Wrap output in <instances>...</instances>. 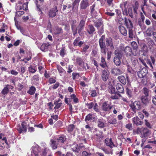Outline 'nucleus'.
<instances>
[{
	"instance_id": "nucleus-17",
	"label": "nucleus",
	"mask_w": 156,
	"mask_h": 156,
	"mask_svg": "<svg viewBox=\"0 0 156 156\" xmlns=\"http://www.w3.org/2000/svg\"><path fill=\"white\" fill-rule=\"evenodd\" d=\"M132 121L133 123L137 126L142 125L144 123L143 120L139 118L137 116L133 118Z\"/></svg>"
},
{
	"instance_id": "nucleus-3",
	"label": "nucleus",
	"mask_w": 156,
	"mask_h": 156,
	"mask_svg": "<svg viewBox=\"0 0 156 156\" xmlns=\"http://www.w3.org/2000/svg\"><path fill=\"white\" fill-rule=\"evenodd\" d=\"M136 132L140 135L141 137L147 139L150 134V131L147 128L142 127L137 128Z\"/></svg>"
},
{
	"instance_id": "nucleus-27",
	"label": "nucleus",
	"mask_w": 156,
	"mask_h": 156,
	"mask_svg": "<svg viewBox=\"0 0 156 156\" xmlns=\"http://www.w3.org/2000/svg\"><path fill=\"white\" fill-rule=\"evenodd\" d=\"M66 136L63 135H61L58 138H57L56 139V141L59 144H63L66 141Z\"/></svg>"
},
{
	"instance_id": "nucleus-53",
	"label": "nucleus",
	"mask_w": 156,
	"mask_h": 156,
	"mask_svg": "<svg viewBox=\"0 0 156 156\" xmlns=\"http://www.w3.org/2000/svg\"><path fill=\"white\" fill-rule=\"evenodd\" d=\"M74 125L73 124L70 125L67 127V130L69 132H71L74 129Z\"/></svg>"
},
{
	"instance_id": "nucleus-45",
	"label": "nucleus",
	"mask_w": 156,
	"mask_h": 156,
	"mask_svg": "<svg viewBox=\"0 0 156 156\" xmlns=\"http://www.w3.org/2000/svg\"><path fill=\"white\" fill-rule=\"evenodd\" d=\"M95 135L102 139L104 137L103 132L101 131H98V132L95 133Z\"/></svg>"
},
{
	"instance_id": "nucleus-13",
	"label": "nucleus",
	"mask_w": 156,
	"mask_h": 156,
	"mask_svg": "<svg viewBox=\"0 0 156 156\" xmlns=\"http://www.w3.org/2000/svg\"><path fill=\"white\" fill-rule=\"evenodd\" d=\"M120 82L122 83L124 85H125L126 83V81L127 82V84H129L130 83V80L129 78V76H126V78L124 76H120L118 77L117 78Z\"/></svg>"
},
{
	"instance_id": "nucleus-42",
	"label": "nucleus",
	"mask_w": 156,
	"mask_h": 156,
	"mask_svg": "<svg viewBox=\"0 0 156 156\" xmlns=\"http://www.w3.org/2000/svg\"><path fill=\"white\" fill-rule=\"evenodd\" d=\"M108 123L112 125H116L117 123V120L115 118L108 119Z\"/></svg>"
},
{
	"instance_id": "nucleus-58",
	"label": "nucleus",
	"mask_w": 156,
	"mask_h": 156,
	"mask_svg": "<svg viewBox=\"0 0 156 156\" xmlns=\"http://www.w3.org/2000/svg\"><path fill=\"white\" fill-rule=\"evenodd\" d=\"M49 151V149L47 148H45L44 149L43 151L42 152H40V154L41 155V156H46L47 153V151Z\"/></svg>"
},
{
	"instance_id": "nucleus-30",
	"label": "nucleus",
	"mask_w": 156,
	"mask_h": 156,
	"mask_svg": "<svg viewBox=\"0 0 156 156\" xmlns=\"http://www.w3.org/2000/svg\"><path fill=\"white\" fill-rule=\"evenodd\" d=\"M119 30L121 34L124 36H126L127 31L126 28L123 26L120 25L119 27Z\"/></svg>"
},
{
	"instance_id": "nucleus-44",
	"label": "nucleus",
	"mask_w": 156,
	"mask_h": 156,
	"mask_svg": "<svg viewBox=\"0 0 156 156\" xmlns=\"http://www.w3.org/2000/svg\"><path fill=\"white\" fill-rule=\"evenodd\" d=\"M133 9L132 7H129L128 9V16L129 15L131 18H134V15L133 13Z\"/></svg>"
},
{
	"instance_id": "nucleus-6",
	"label": "nucleus",
	"mask_w": 156,
	"mask_h": 156,
	"mask_svg": "<svg viewBox=\"0 0 156 156\" xmlns=\"http://www.w3.org/2000/svg\"><path fill=\"white\" fill-rule=\"evenodd\" d=\"M141 103L140 101H136L129 105V106L132 111L135 113L136 111V110H139L141 108Z\"/></svg>"
},
{
	"instance_id": "nucleus-34",
	"label": "nucleus",
	"mask_w": 156,
	"mask_h": 156,
	"mask_svg": "<svg viewBox=\"0 0 156 156\" xmlns=\"http://www.w3.org/2000/svg\"><path fill=\"white\" fill-rule=\"evenodd\" d=\"M36 90L35 87L31 86L29 87V90L27 91V93L30 95H33L35 93Z\"/></svg>"
},
{
	"instance_id": "nucleus-60",
	"label": "nucleus",
	"mask_w": 156,
	"mask_h": 156,
	"mask_svg": "<svg viewBox=\"0 0 156 156\" xmlns=\"http://www.w3.org/2000/svg\"><path fill=\"white\" fill-rule=\"evenodd\" d=\"M124 49L125 48L124 47L120 46L119 48H117L115 50L118 51H119V52L121 53V55H122L123 53H122V51H124Z\"/></svg>"
},
{
	"instance_id": "nucleus-23",
	"label": "nucleus",
	"mask_w": 156,
	"mask_h": 156,
	"mask_svg": "<svg viewBox=\"0 0 156 156\" xmlns=\"http://www.w3.org/2000/svg\"><path fill=\"white\" fill-rule=\"evenodd\" d=\"M89 5L88 0H82L80 4V9H85Z\"/></svg>"
},
{
	"instance_id": "nucleus-43",
	"label": "nucleus",
	"mask_w": 156,
	"mask_h": 156,
	"mask_svg": "<svg viewBox=\"0 0 156 156\" xmlns=\"http://www.w3.org/2000/svg\"><path fill=\"white\" fill-rule=\"evenodd\" d=\"M144 21H143L141 20H139L138 23L140 27L142 29H146V27L144 23Z\"/></svg>"
},
{
	"instance_id": "nucleus-12",
	"label": "nucleus",
	"mask_w": 156,
	"mask_h": 156,
	"mask_svg": "<svg viewBox=\"0 0 156 156\" xmlns=\"http://www.w3.org/2000/svg\"><path fill=\"white\" fill-rule=\"evenodd\" d=\"M110 75V73L108 69H105L102 70L101 78L102 80L105 82L108 79Z\"/></svg>"
},
{
	"instance_id": "nucleus-1",
	"label": "nucleus",
	"mask_w": 156,
	"mask_h": 156,
	"mask_svg": "<svg viewBox=\"0 0 156 156\" xmlns=\"http://www.w3.org/2000/svg\"><path fill=\"white\" fill-rule=\"evenodd\" d=\"M105 40L106 46L109 47L112 50L114 49V46L112 38L111 37L105 38V36L102 35L100 38L99 41V44L101 53L105 55L108 49L106 47V44L104 41Z\"/></svg>"
},
{
	"instance_id": "nucleus-52",
	"label": "nucleus",
	"mask_w": 156,
	"mask_h": 156,
	"mask_svg": "<svg viewBox=\"0 0 156 156\" xmlns=\"http://www.w3.org/2000/svg\"><path fill=\"white\" fill-rule=\"evenodd\" d=\"M131 46L133 49V51H137V49L138 48L137 43L135 41L132 42Z\"/></svg>"
},
{
	"instance_id": "nucleus-48",
	"label": "nucleus",
	"mask_w": 156,
	"mask_h": 156,
	"mask_svg": "<svg viewBox=\"0 0 156 156\" xmlns=\"http://www.w3.org/2000/svg\"><path fill=\"white\" fill-rule=\"evenodd\" d=\"M132 29V28L128 29L129 37L132 39L133 38L134 36V33Z\"/></svg>"
},
{
	"instance_id": "nucleus-28",
	"label": "nucleus",
	"mask_w": 156,
	"mask_h": 156,
	"mask_svg": "<svg viewBox=\"0 0 156 156\" xmlns=\"http://www.w3.org/2000/svg\"><path fill=\"white\" fill-rule=\"evenodd\" d=\"M136 56L133 55L130 57V60L132 63V65L135 67H137V64L139 63L137 58Z\"/></svg>"
},
{
	"instance_id": "nucleus-25",
	"label": "nucleus",
	"mask_w": 156,
	"mask_h": 156,
	"mask_svg": "<svg viewBox=\"0 0 156 156\" xmlns=\"http://www.w3.org/2000/svg\"><path fill=\"white\" fill-rule=\"evenodd\" d=\"M59 144L57 141L53 139H51L50 141V145L52 149L55 150L57 148L58 145Z\"/></svg>"
},
{
	"instance_id": "nucleus-49",
	"label": "nucleus",
	"mask_w": 156,
	"mask_h": 156,
	"mask_svg": "<svg viewBox=\"0 0 156 156\" xmlns=\"http://www.w3.org/2000/svg\"><path fill=\"white\" fill-rule=\"evenodd\" d=\"M90 48L89 45L84 44L82 49V52L86 53L88 51V49Z\"/></svg>"
},
{
	"instance_id": "nucleus-38",
	"label": "nucleus",
	"mask_w": 156,
	"mask_h": 156,
	"mask_svg": "<svg viewBox=\"0 0 156 156\" xmlns=\"http://www.w3.org/2000/svg\"><path fill=\"white\" fill-rule=\"evenodd\" d=\"M50 44L49 43H44L42 44L41 45L40 49L43 51H45L48 48V47Z\"/></svg>"
},
{
	"instance_id": "nucleus-37",
	"label": "nucleus",
	"mask_w": 156,
	"mask_h": 156,
	"mask_svg": "<svg viewBox=\"0 0 156 156\" xmlns=\"http://www.w3.org/2000/svg\"><path fill=\"white\" fill-rule=\"evenodd\" d=\"M95 5L94 4L91 6L90 7V9L91 10L90 12L91 15L94 16H97V12L95 10Z\"/></svg>"
},
{
	"instance_id": "nucleus-64",
	"label": "nucleus",
	"mask_w": 156,
	"mask_h": 156,
	"mask_svg": "<svg viewBox=\"0 0 156 156\" xmlns=\"http://www.w3.org/2000/svg\"><path fill=\"white\" fill-rule=\"evenodd\" d=\"M143 93L144 94V96H148L149 94V90L148 89L144 87L143 89Z\"/></svg>"
},
{
	"instance_id": "nucleus-5",
	"label": "nucleus",
	"mask_w": 156,
	"mask_h": 156,
	"mask_svg": "<svg viewBox=\"0 0 156 156\" xmlns=\"http://www.w3.org/2000/svg\"><path fill=\"white\" fill-rule=\"evenodd\" d=\"M124 52L126 56L127 57H130L133 55L136 56L138 54L137 51L132 50V49L129 46H127L125 48Z\"/></svg>"
},
{
	"instance_id": "nucleus-36",
	"label": "nucleus",
	"mask_w": 156,
	"mask_h": 156,
	"mask_svg": "<svg viewBox=\"0 0 156 156\" xmlns=\"http://www.w3.org/2000/svg\"><path fill=\"white\" fill-rule=\"evenodd\" d=\"M101 63L100 64V66L102 68H104L106 67H108L107 64L106 63L105 58L103 57H101Z\"/></svg>"
},
{
	"instance_id": "nucleus-2",
	"label": "nucleus",
	"mask_w": 156,
	"mask_h": 156,
	"mask_svg": "<svg viewBox=\"0 0 156 156\" xmlns=\"http://www.w3.org/2000/svg\"><path fill=\"white\" fill-rule=\"evenodd\" d=\"M115 87L117 91L116 92L115 95H112L110 97L112 99H118L119 97H122V96L120 94H123L124 92V88L121 84L116 83Z\"/></svg>"
},
{
	"instance_id": "nucleus-41",
	"label": "nucleus",
	"mask_w": 156,
	"mask_h": 156,
	"mask_svg": "<svg viewBox=\"0 0 156 156\" xmlns=\"http://www.w3.org/2000/svg\"><path fill=\"white\" fill-rule=\"evenodd\" d=\"M93 22L95 27L97 28L99 27L102 24L101 21L99 19L97 20H93Z\"/></svg>"
},
{
	"instance_id": "nucleus-7",
	"label": "nucleus",
	"mask_w": 156,
	"mask_h": 156,
	"mask_svg": "<svg viewBox=\"0 0 156 156\" xmlns=\"http://www.w3.org/2000/svg\"><path fill=\"white\" fill-rule=\"evenodd\" d=\"M112 107V105L109 104L108 101H105L102 104L101 107V110L105 113H107L108 112H110Z\"/></svg>"
},
{
	"instance_id": "nucleus-56",
	"label": "nucleus",
	"mask_w": 156,
	"mask_h": 156,
	"mask_svg": "<svg viewBox=\"0 0 156 156\" xmlns=\"http://www.w3.org/2000/svg\"><path fill=\"white\" fill-rule=\"evenodd\" d=\"M4 135L2 133H0V139L4 141L5 143L7 145L8 144V142L7 140V139L6 137H4L2 138V136H4Z\"/></svg>"
},
{
	"instance_id": "nucleus-62",
	"label": "nucleus",
	"mask_w": 156,
	"mask_h": 156,
	"mask_svg": "<svg viewBox=\"0 0 156 156\" xmlns=\"http://www.w3.org/2000/svg\"><path fill=\"white\" fill-rule=\"evenodd\" d=\"M28 69L30 73H35L36 71V70L33 68V66L31 65L28 68Z\"/></svg>"
},
{
	"instance_id": "nucleus-19",
	"label": "nucleus",
	"mask_w": 156,
	"mask_h": 156,
	"mask_svg": "<svg viewBox=\"0 0 156 156\" xmlns=\"http://www.w3.org/2000/svg\"><path fill=\"white\" fill-rule=\"evenodd\" d=\"M81 40V37H76L74 40L73 42L74 46H78L81 47L84 43V41H80Z\"/></svg>"
},
{
	"instance_id": "nucleus-40",
	"label": "nucleus",
	"mask_w": 156,
	"mask_h": 156,
	"mask_svg": "<svg viewBox=\"0 0 156 156\" xmlns=\"http://www.w3.org/2000/svg\"><path fill=\"white\" fill-rule=\"evenodd\" d=\"M64 101L66 104L69 105V111L70 113L72 114L73 108L72 104H71V103L69 102V101H68V98H65Z\"/></svg>"
},
{
	"instance_id": "nucleus-46",
	"label": "nucleus",
	"mask_w": 156,
	"mask_h": 156,
	"mask_svg": "<svg viewBox=\"0 0 156 156\" xmlns=\"http://www.w3.org/2000/svg\"><path fill=\"white\" fill-rule=\"evenodd\" d=\"M146 32L147 35L149 36H151L154 33L152 28L151 27L148 28Z\"/></svg>"
},
{
	"instance_id": "nucleus-8",
	"label": "nucleus",
	"mask_w": 156,
	"mask_h": 156,
	"mask_svg": "<svg viewBox=\"0 0 156 156\" xmlns=\"http://www.w3.org/2000/svg\"><path fill=\"white\" fill-rule=\"evenodd\" d=\"M85 24V22L84 20H81L80 23L77 27L78 33L80 36H82L83 35V30Z\"/></svg>"
},
{
	"instance_id": "nucleus-61",
	"label": "nucleus",
	"mask_w": 156,
	"mask_h": 156,
	"mask_svg": "<svg viewBox=\"0 0 156 156\" xmlns=\"http://www.w3.org/2000/svg\"><path fill=\"white\" fill-rule=\"evenodd\" d=\"M122 11V14L124 16H128V10L127 8H121Z\"/></svg>"
},
{
	"instance_id": "nucleus-18",
	"label": "nucleus",
	"mask_w": 156,
	"mask_h": 156,
	"mask_svg": "<svg viewBox=\"0 0 156 156\" xmlns=\"http://www.w3.org/2000/svg\"><path fill=\"white\" fill-rule=\"evenodd\" d=\"M124 24L127 29L133 28V23L129 19L126 17L124 18Z\"/></svg>"
},
{
	"instance_id": "nucleus-26",
	"label": "nucleus",
	"mask_w": 156,
	"mask_h": 156,
	"mask_svg": "<svg viewBox=\"0 0 156 156\" xmlns=\"http://www.w3.org/2000/svg\"><path fill=\"white\" fill-rule=\"evenodd\" d=\"M70 98H68V101L69 100L70 101L73 100V102L75 104L79 103V99L75 94H70Z\"/></svg>"
},
{
	"instance_id": "nucleus-33",
	"label": "nucleus",
	"mask_w": 156,
	"mask_h": 156,
	"mask_svg": "<svg viewBox=\"0 0 156 156\" xmlns=\"http://www.w3.org/2000/svg\"><path fill=\"white\" fill-rule=\"evenodd\" d=\"M111 73L114 75L120 74L121 72L118 68H112L111 70Z\"/></svg>"
},
{
	"instance_id": "nucleus-24",
	"label": "nucleus",
	"mask_w": 156,
	"mask_h": 156,
	"mask_svg": "<svg viewBox=\"0 0 156 156\" xmlns=\"http://www.w3.org/2000/svg\"><path fill=\"white\" fill-rule=\"evenodd\" d=\"M95 30V28L91 24H89L86 28V31L90 35H93Z\"/></svg>"
},
{
	"instance_id": "nucleus-50",
	"label": "nucleus",
	"mask_w": 156,
	"mask_h": 156,
	"mask_svg": "<svg viewBox=\"0 0 156 156\" xmlns=\"http://www.w3.org/2000/svg\"><path fill=\"white\" fill-rule=\"evenodd\" d=\"M93 109L94 110L97 112H100V110L99 109V107L98 106V104L95 102L94 106L93 107Z\"/></svg>"
},
{
	"instance_id": "nucleus-51",
	"label": "nucleus",
	"mask_w": 156,
	"mask_h": 156,
	"mask_svg": "<svg viewBox=\"0 0 156 156\" xmlns=\"http://www.w3.org/2000/svg\"><path fill=\"white\" fill-rule=\"evenodd\" d=\"M56 82V77H50L49 78L48 80V82L50 84L54 83Z\"/></svg>"
},
{
	"instance_id": "nucleus-54",
	"label": "nucleus",
	"mask_w": 156,
	"mask_h": 156,
	"mask_svg": "<svg viewBox=\"0 0 156 156\" xmlns=\"http://www.w3.org/2000/svg\"><path fill=\"white\" fill-rule=\"evenodd\" d=\"M97 96V93L96 90H91L90 96L93 98L96 97Z\"/></svg>"
},
{
	"instance_id": "nucleus-47",
	"label": "nucleus",
	"mask_w": 156,
	"mask_h": 156,
	"mask_svg": "<svg viewBox=\"0 0 156 156\" xmlns=\"http://www.w3.org/2000/svg\"><path fill=\"white\" fill-rule=\"evenodd\" d=\"M56 68L60 74V76H62V73L64 71L63 69L61 66L58 65H56Z\"/></svg>"
},
{
	"instance_id": "nucleus-11",
	"label": "nucleus",
	"mask_w": 156,
	"mask_h": 156,
	"mask_svg": "<svg viewBox=\"0 0 156 156\" xmlns=\"http://www.w3.org/2000/svg\"><path fill=\"white\" fill-rule=\"evenodd\" d=\"M76 21L75 20H72L70 21L71 28L73 36H75L77 33V29L76 27Z\"/></svg>"
},
{
	"instance_id": "nucleus-31",
	"label": "nucleus",
	"mask_w": 156,
	"mask_h": 156,
	"mask_svg": "<svg viewBox=\"0 0 156 156\" xmlns=\"http://www.w3.org/2000/svg\"><path fill=\"white\" fill-rule=\"evenodd\" d=\"M9 87H7L6 85L5 86L2 90L1 93L3 95V97L5 98L6 95L9 93Z\"/></svg>"
},
{
	"instance_id": "nucleus-59",
	"label": "nucleus",
	"mask_w": 156,
	"mask_h": 156,
	"mask_svg": "<svg viewBox=\"0 0 156 156\" xmlns=\"http://www.w3.org/2000/svg\"><path fill=\"white\" fill-rule=\"evenodd\" d=\"M94 103L93 102L90 103H88L86 104V105L89 109L92 108L94 106Z\"/></svg>"
},
{
	"instance_id": "nucleus-15",
	"label": "nucleus",
	"mask_w": 156,
	"mask_h": 156,
	"mask_svg": "<svg viewBox=\"0 0 156 156\" xmlns=\"http://www.w3.org/2000/svg\"><path fill=\"white\" fill-rule=\"evenodd\" d=\"M147 70L146 68H143L140 71L138 72L137 75L140 78H145V77H147Z\"/></svg>"
},
{
	"instance_id": "nucleus-14",
	"label": "nucleus",
	"mask_w": 156,
	"mask_h": 156,
	"mask_svg": "<svg viewBox=\"0 0 156 156\" xmlns=\"http://www.w3.org/2000/svg\"><path fill=\"white\" fill-rule=\"evenodd\" d=\"M96 118V116H95L94 114L89 113L86 116L85 121L87 123H88V122L89 121L94 122L95 121Z\"/></svg>"
},
{
	"instance_id": "nucleus-63",
	"label": "nucleus",
	"mask_w": 156,
	"mask_h": 156,
	"mask_svg": "<svg viewBox=\"0 0 156 156\" xmlns=\"http://www.w3.org/2000/svg\"><path fill=\"white\" fill-rule=\"evenodd\" d=\"M62 103L60 102L58 103V104L54 108V109L55 110L54 112L55 113H56V112L57 111L56 110V109H59L61 106L62 105Z\"/></svg>"
},
{
	"instance_id": "nucleus-35",
	"label": "nucleus",
	"mask_w": 156,
	"mask_h": 156,
	"mask_svg": "<svg viewBox=\"0 0 156 156\" xmlns=\"http://www.w3.org/2000/svg\"><path fill=\"white\" fill-rule=\"evenodd\" d=\"M54 32L55 35H58L62 33V28L56 26L54 29Z\"/></svg>"
},
{
	"instance_id": "nucleus-22",
	"label": "nucleus",
	"mask_w": 156,
	"mask_h": 156,
	"mask_svg": "<svg viewBox=\"0 0 156 156\" xmlns=\"http://www.w3.org/2000/svg\"><path fill=\"white\" fill-rule=\"evenodd\" d=\"M105 120L102 118L98 119L97 121L98 126L100 128H103L105 126Z\"/></svg>"
},
{
	"instance_id": "nucleus-55",
	"label": "nucleus",
	"mask_w": 156,
	"mask_h": 156,
	"mask_svg": "<svg viewBox=\"0 0 156 156\" xmlns=\"http://www.w3.org/2000/svg\"><path fill=\"white\" fill-rule=\"evenodd\" d=\"M76 62L80 66L81 65L82 63L83 62V60L80 57H78L76 58Z\"/></svg>"
},
{
	"instance_id": "nucleus-57",
	"label": "nucleus",
	"mask_w": 156,
	"mask_h": 156,
	"mask_svg": "<svg viewBox=\"0 0 156 156\" xmlns=\"http://www.w3.org/2000/svg\"><path fill=\"white\" fill-rule=\"evenodd\" d=\"M73 79L75 80L76 79H78L80 77V75L79 73H72Z\"/></svg>"
},
{
	"instance_id": "nucleus-9",
	"label": "nucleus",
	"mask_w": 156,
	"mask_h": 156,
	"mask_svg": "<svg viewBox=\"0 0 156 156\" xmlns=\"http://www.w3.org/2000/svg\"><path fill=\"white\" fill-rule=\"evenodd\" d=\"M126 94L129 99L133 96V89L131 86L130 83L127 84L126 89Z\"/></svg>"
},
{
	"instance_id": "nucleus-16",
	"label": "nucleus",
	"mask_w": 156,
	"mask_h": 156,
	"mask_svg": "<svg viewBox=\"0 0 156 156\" xmlns=\"http://www.w3.org/2000/svg\"><path fill=\"white\" fill-rule=\"evenodd\" d=\"M26 122L25 121L22 122L21 125L22 127L20 126L17 129V130L20 133H21L23 132L25 133L27 131Z\"/></svg>"
},
{
	"instance_id": "nucleus-20",
	"label": "nucleus",
	"mask_w": 156,
	"mask_h": 156,
	"mask_svg": "<svg viewBox=\"0 0 156 156\" xmlns=\"http://www.w3.org/2000/svg\"><path fill=\"white\" fill-rule=\"evenodd\" d=\"M57 7L55 6L54 8H51L48 12V15L50 17L52 18L56 16V13L58 12Z\"/></svg>"
},
{
	"instance_id": "nucleus-21",
	"label": "nucleus",
	"mask_w": 156,
	"mask_h": 156,
	"mask_svg": "<svg viewBox=\"0 0 156 156\" xmlns=\"http://www.w3.org/2000/svg\"><path fill=\"white\" fill-rule=\"evenodd\" d=\"M134 3L133 5L132 6L133 9L134 15L136 16L138 14V9L139 7V3L137 1L134 2Z\"/></svg>"
},
{
	"instance_id": "nucleus-32",
	"label": "nucleus",
	"mask_w": 156,
	"mask_h": 156,
	"mask_svg": "<svg viewBox=\"0 0 156 156\" xmlns=\"http://www.w3.org/2000/svg\"><path fill=\"white\" fill-rule=\"evenodd\" d=\"M142 102L144 104H147L149 102L150 99L148 96L143 95L141 98Z\"/></svg>"
},
{
	"instance_id": "nucleus-10",
	"label": "nucleus",
	"mask_w": 156,
	"mask_h": 156,
	"mask_svg": "<svg viewBox=\"0 0 156 156\" xmlns=\"http://www.w3.org/2000/svg\"><path fill=\"white\" fill-rule=\"evenodd\" d=\"M148 58V55L146 52H143V53L140 55L139 58V59L140 61L146 67H147L145 61Z\"/></svg>"
},
{
	"instance_id": "nucleus-29",
	"label": "nucleus",
	"mask_w": 156,
	"mask_h": 156,
	"mask_svg": "<svg viewBox=\"0 0 156 156\" xmlns=\"http://www.w3.org/2000/svg\"><path fill=\"white\" fill-rule=\"evenodd\" d=\"M105 142L107 146H109L112 148L113 147H115L113 143L112 142V139L110 138L109 140L107 138L105 139Z\"/></svg>"
},
{
	"instance_id": "nucleus-39",
	"label": "nucleus",
	"mask_w": 156,
	"mask_h": 156,
	"mask_svg": "<svg viewBox=\"0 0 156 156\" xmlns=\"http://www.w3.org/2000/svg\"><path fill=\"white\" fill-rule=\"evenodd\" d=\"M108 90L112 94H115L116 92L115 91V88L112 85H110L109 86Z\"/></svg>"
},
{
	"instance_id": "nucleus-4",
	"label": "nucleus",
	"mask_w": 156,
	"mask_h": 156,
	"mask_svg": "<svg viewBox=\"0 0 156 156\" xmlns=\"http://www.w3.org/2000/svg\"><path fill=\"white\" fill-rule=\"evenodd\" d=\"M118 51L115 50L114 54L115 55L114 57L113 62L114 64L117 66H120L121 65V59L122 55H121L120 53Z\"/></svg>"
}]
</instances>
